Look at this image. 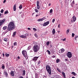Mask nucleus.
Returning <instances> with one entry per match:
<instances>
[{
    "instance_id": "f257e3e1",
    "label": "nucleus",
    "mask_w": 78,
    "mask_h": 78,
    "mask_svg": "<svg viewBox=\"0 0 78 78\" xmlns=\"http://www.w3.org/2000/svg\"><path fill=\"white\" fill-rule=\"evenodd\" d=\"M15 27L16 26L14 23V22H11L9 23L8 27L7 26H4L3 27V29L5 30L6 29H7L8 32V31H11L15 29Z\"/></svg>"
},
{
    "instance_id": "f03ea898",
    "label": "nucleus",
    "mask_w": 78,
    "mask_h": 78,
    "mask_svg": "<svg viewBox=\"0 0 78 78\" xmlns=\"http://www.w3.org/2000/svg\"><path fill=\"white\" fill-rule=\"evenodd\" d=\"M40 49V47L38 45H35L33 48V50L34 52H37Z\"/></svg>"
},
{
    "instance_id": "7ed1b4c3",
    "label": "nucleus",
    "mask_w": 78,
    "mask_h": 78,
    "mask_svg": "<svg viewBox=\"0 0 78 78\" xmlns=\"http://www.w3.org/2000/svg\"><path fill=\"white\" fill-rule=\"evenodd\" d=\"M46 69L49 74L51 75V67H50V65H47L46 66Z\"/></svg>"
},
{
    "instance_id": "20e7f679",
    "label": "nucleus",
    "mask_w": 78,
    "mask_h": 78,
    "mask_svg": "<svg viewBox=\"0 0 78 78\" xmlns=\"http://www.w3.org/2000/svg\"><path fill=\"white\" fill-rule=\"evenodd\" d=\"M67 55V57L69 58H71V57L72 56V53L70 52H68Z\"/></svg>"
},
{
    "instance_id": "39448f33",
    "label": "nucleus",
    "mask_w": 78,
    "mask_h": 78,
    "mask_svg": "<svg viewBox=\"0 0 78 78\" xmlns=\"http://www.w3.org/2000/svg\"><path fill=\"white\" fill-rule=\"evenodd\" d=\"M5 21H6V19H4L2 20H0V26H2Z\"/></svg>"
},
{
    "instance_id": "423d86ee",
    "label": "nucleus",
    "mask_w": 78,
    "mask_h": 78,
    "mask_svg": "<svg viewBox=\"0 0 78 78\" xmlns=\"http://www.w3.org/2000/svg\"><path fill=\"white\" fill-rule=\"evenodd\" d=\"M76 20V18L75 17V16H73L72 19L71 20V21L72 22H75Z\"/></svg>"
},
{
    "instance_id": "0eeeda50",
    "label": "nucleus",
    "mask_w": 78,
    "mask_h": 78,
    "mask_svg": "<svg viewBox=\"0 0 78 78\" xmlns=\"http://www.w3.org/2000/svg\"><path fill=\"white\" fill-rule=\"evenodd\" d=\"M22 53L23 55V56H25L27 55V51H25V50H23L22 51Z\"/></svg>"
},
{
    "instance_id": "6e6552de",
    "label": "nucleus",
    "mask_w": 78,
    "mask_h": 78,
    "mask_svg": "<svg viewBox=\"0 0 78 78\" xmlns=\"http://www.w3.org/2000/svg\"><path fill=\"white\" fill-rule=\"evenodd\" d=\"M49 23H50V22H49V21H47L46 23H44L43 24V27H45V26H47V25H48Z\"/></svg>"
},
{
    "instance_id": "1a4fd4ad",
    "label": "nucleus",
    "mask_w": 78,
    "mask_h": 78,
    "mask_svg": "<svg viewBox=\"0 0 78 78\" xmlns=\"http://www.w3.org/2000/svg\"><path fill=\"white\" fill-rule=\"evenodd\" d=\"M38 58H39V57H35L32 60L33 61H36L37 60V59H38Z\"/></svg>"
},
{
    "instance_id": "9d476101",
    "label": "nucleus",
    "mask_w": 78,
    "mask_h": 78,
    "mask_svg": "<svg viewBox=\"0 0 78 78\" xmlns=\"http://www.w3.org/2000/svg\"><path fill=\"white\" fill-rule=\"evenodd\" d=\"M64 51V49L63 48L61 49L58 51L59 53H62Z\"/></svg>"
},
{
    "instance_id": "9b49d317",
    "label": "nucleus",
    "mask_w": 78,
    "mask_h": 78,
    "mask_svg": "<svg viewBox=\"0 0 78 78\" xmlns=\"http://www.w3.org/2000/svg\"><path fill=\"white\" fill-rule=\"evenodd\" d=\"M39 76V74L37 73H35V78H39L38 76Z\"/></svg>"
},
{
    "instance_id": "f8f14e48",
    "label": "nucleus",
    "mask_w": 78,
    "mask_h": 78,
    "mask_svg": "<svg viewBox=\"0 0 78 78\" xmlns=\"http://www.w3.org/2000/svg\"><path fill=\"white\" fill-rule=\"evenodd\" d=\"M13 11H16V4H15L13 6Z\"/></svg>"
},
{
    "instance_id": "ddd939ff",
    "label": "nucleus",
    "mask_w": 78,
    "mask_h": 78,
    "mask_svg": "<svg viewBox=\"0 0 78 78\" xmlns=\"http://www.w3.org/2000/svg\"><path fill=\"white\" fill-rule=\"evenodd\" d=\"M10 74L12 76H14V71H11L10 72Z\"/></svg>"
},
{
    "instance_id": "4468645a",
    "label": "nucleus",
    "mask_w": 78,
    "mask_h": 78,
    "mask_svg": "<svg viewBox=\"0 0 78 78\" xmlns=\"http://www.w3.org/2000/svg\"><path fill=\"white\" fill-rule=\"evenodd\" d=\"M20 37L23 38V39H25V38H26V36L25 35L24 36L23 35L20 36Z\"/></svg>"
},
{
    "instance_id": "2eb2a0df",
    "label": "nucleus",
    "mask_w": 78,
    "mask_h": 78,
    "mask_svg": "<svg viewBox=\"0 0 78 78\" xmlns=\"http://www.w3.org/2000/svg\"><path fill=\"white\" fill-rule=\"evenodd\" d=\"M51 54H54L55 53V50L53 49H51Z\"/></svg>"
},
{
    "instance_id": "dca6fc26",
    "label": "nucleus",
    "mask_w": 78,
    "mask_h": 78,
    "mask_svg": "<svg viewBox=\"0 0 78 78\" xmlns=\"http://www.w3.org/2000/svg\"><path fill=\"white\" fill-rule=\"evenodd\" d=\"M52 33L53 34H55V33H56V31H55V29H54L52 31Z\"/></svg>"
},
{
    "instance_id": "f3484780",
    "label": "nucleus",
    "mask_w": 78,
    "mask_h": 78,
    "mask_svg": "<svg viewBox=\"0 0 78 78\" xmlns=\"http://www.w3.org/2000/svg\"><path fill=\"white\" fill-rule=\"evenodd\" d=\"M62 73L63 75V77L64 78H66V75L65 74V73H64V72H62Z\"/></svg>"
},
{
    "instance_id": "a211bd4d",
    "label": "nucleus",
    "mask_w": 78,
    "mask_h": 78,
    "mask_svg": "<svg viewBox=\"0 0 78 78\" xmlns=\"http://www.w3.org/2000/svg\"><path fill=\"white\" fill-rule=\"evenodd\" d=\"M43 20H44V18H43L41 19H39L38 20V22H42Z\"/></svg>"
},
{
    "instance_id": "6ab92c4d",
    "label": "nucleus",
    "mask_w": 78,
    "mask_h": 78,
    "mask_svg": "<svg viewBox=\"0 0 78 78\" xmlns=\"http://www.w3.org/2000/svg\"><path fill=\"white\" fill-rule=\"evenodd\" d=\"M4 73V75H5L6 77H7V76H8V73H7L5 71Z\"/></svg>"
},
{
    "instance_id": "aec40b11",
    "label": "nucleus",
    "mask_w": 78,
    "mask_h": 78,
    "mask_svg": "<svg viewBox=\"0 0 78 78\" xmlns=\"http://www.w3.org/2000/svg\"><path fill=\"white\" fill-rule=\"evenodd\" d=\"M16 32H13V35H12V37H14V36H16Z\"/></svg>"
},
{
    "instance_id": "412c9836",
    "label": "nucleus",
    "mask_w": 78,
    "mask_h": 78,
    "mask_svg": "<svg viewBox=\"0 0 78 78\" xmlns=\"http://www.w3.org/2000/svg\"><path fill=\"white\" fill-rule=\"evenodd\" d=\"M47 52H48V55H51V53L50 52V51L48 50H47Z\"/></svg>"
},
{
    "instance_id": "4be33fe9",
    "label": "nucleus",
    "mask_w": 78,
    "mask_h": 78,
    "mask_svg": "<svg viewBox=\"0 0 78 78\" xmlns=\"http://www.w3.org/2000/svg\"><path fill=\"white\" fill-rule=\"evenodd\" d=\"M25 70H23V75L24 76L25 75Z\"/></svg>"
},
{
    "instance_id": "5701e85b",
    "label": "nucleus",
    "mask_w": 78,
    "mask_h": 78,
    "mask_svg": "<svg viewBox=\"0 0 78 78\" xmlns=\"http://www.w3.org/2000/svg\"><path fill=\"white\" fill-rule=\"evenodd\" d=\"M19 8L20 9H22V4H21L19 7Z\"/></svg>"
},
{
    "instance_id": "b1692460",
    "label": "nucleus",
    "mask_w": 78,
    "mask_h": 78,
    "mask_svg": "<svg viewBox=\"0 0 78 78\" xmlns=\"http://www.w3.org/2000/svg\"><path fill=\"white\" fill-rule=\"evenodd\" d=\"M2 69H5V65H4L3 64H2Z\"/></svg>"
},
{
    "instance_id": "393cba45",
    "label": "nucleus",
    "mask_w": 78,
    "mask_h": 78,
    "mask_svg": "<svg viewBox=\"0 0 78 78\" xmlns=\"http://www.w3.org/2000/svg\"><path fill=\"white\" fill-rule=\"evenodd\" d=\"M49 44H50V42L49 41L47 42L46 43V45H47L48 46V45H49Z\"/></svg>"
},
{
    "instance_id": "a878e982",
    "label": "nucleus",
    "mask_w": 78,
    "mask_h": 78,
    "mask_svg": "<svg viewBox=\"0 0 78 78\" xmlns=\"http://www.w3.org/2000/svg\"><path fill=\"white\" fill-rule=\"evenodd\" d=\"M59 61H60V60L59 59H57L56 60V62L57 63H58V62H59Z\"/></svg>"
},
{
    "instance_id": "bb28decb",
    "label": "nucleus",
    "mask_w": 78,
    "mask_h": 78,
    "mask_svg": "<svg viewBox=\"0 0 78 78\" xmlns=\"http://www.w3.org/2000/svg\"><path fill=\"white\" fill-rule=\"evenodd\" d=\"M57 70L58 72H59L60 73H61V70L58 68H57Z\"/></svg>"
},
{
    "instance_id": "cd10ccee",
    "label": "nucleus",
    "mask_w": 78,
    "mask_h": 78,
    "mask_svg": "<svg viewBox=\"0 0 78 78\" xmlns=\"http://www.w3.org/2000/svg\"><path fill=\"white\" fill-rule=\"evenodd\" d=\"M8 13H9V12H8V10H7L5 12L4 14H8Z\"/></svg>"
},
{
    "instance_id": "c85d7f7f",
    "label": "nucleus",
    "mask_w": 78,
    "mask_h": 78,
    "mask_svg": "<svg viewBox=\"0 0 78 78\" xmlns=\"http://www.w3.org/2000/svg\"><path fill=\"white\" fill-rule=\"evenodd\" d=\"M5 55L7 57H8L9 56V54H5Z\"/></svg>"
},
{
    "instance_id": "c756f323",
    "label": "nucleus",
    "mask_w": 78,
    "mask_h": 78,
    "mask_svg": "<svg viewBox=\"0 0 78 78\" xmlns=\"http://www.w3.org/2000/svg\"><path fill=\"white\" fill-rule=\"evenodd\" d=\"M69 30H67L66 31V34H68L69 33Z\"/></svg>"
},
{
    "instance_id": "7c9ffc66",
    "label": "nucleus",
    "mask_w": 78,
    "mask_h": 78,
    "mask_svg": "<svg viewBox=\"0 0 78 78\" xmlns=\"http://www.w3.org/2000/svg\"><path fill=\"white\" fill-rule=\"evenodd\" d=\"M36 12H39V10H37V9H34Z\"/></svg>"
},
{
    "instance_id": "2f4dec72",
    "label": "nucleus",
    "mask_w": 78,
    "mask_h": 78,
    "mask_svg": "<svg viewBox=\"0 0 78 78\" xmlns=\"http://www.w3.org/2000/svg\"><path fill=\"white\" fill-rule=\"evenodd\" d=\"M72 74H73V75H74V76H75L76 74H75V73L74 72H72L71 73Z\"/></svg>"
},
{
    "instance_id": "473e14b6",
    "label": "nucleus",
    "mask_w": 78,
    "mask_h": 78,
    "mask_svg": "<svg viewBox=\"0 0 78 78\" xmlns=\"http://www.w3.org/2000/svg\"><path fill=\"white\" fill-rule=\"evenodd\" d=\"M13 45H14V46H15V45H17V42H15L14 43Z\"/></svg>"
},
{
    "instance_id": "72a5a7b5",
    "label": "nucleus",
    "mask_w": 78,
    "mask_h": 78,
    "mask_svg": "<svg viewBox=\"0 0 78 78\" xmlns=\"http://www.w3.org/2000/svg\"><path fill=\"white\" fill-rule=\"evenodd\" d=\"M3 40L4 41H5V42H7V41H8V40L6 38L4 39Z\"/></svg>"
},
{
    "instance_id": "f704fd0d",
    "label": "nucleus",
    "mask_w": 78,
    "mask_h": 78,
    "mask_svg": "<svg viewBox=\"0 0 78 78\" xmlns=\"http://www.w3.org/2000/svg\"><path fill=\"white\" fill-rule=\"evenodd\" d=\"M39 5H37V8L38 9H39Z\"/></svg>"
},
{
    "instance_id": "c9c22d12",
    "label": "nucleus",
    "mask_w": 78,
    "mask_h": 78,
    "mask_svg": "<svg viewBox=\"0 0 78 78\" xmlns=\"http://www.w3.org/2000/svg\"><path fill=\"white\" fill-rule=\"evenodd\" d=\"M25 36H26V37H27V36H29L28 34H25Z\"/></svg>"
},
{
    "instance_id": "e433bc0d",
    "label": "nucleus",
    "mask_w": 78,
    "mask_h": 78,
    "mask_svg": "<svg viewBox=\"0 0 78 78\" xmlns=\"http://www.w3.org/2000/svg\"><path fill=\"white\" fill-rule=\"evenodd\" d=\"M50 13H52V12H53V9H51L50 11Z\"/></svg>"
},
{
    "instance_id": "4c0bfd02",
    "label": "nucleus",
    "mask_w": 78,
    "mask_h": 78,
    "mask_svg": "<svg viewBox=\"0 0 78 78\" xmlns=\"http://www.w3.org/2000/svg\"><path fill=\"white\" fill-rule=\"evenodd\" d=\"M41 63V61H39L38 62L37 65H39V64H40V63Z\"/></svg>"
},
{
    "instance_id": "58836bf2",
    "label": "nucleus",
    "mask_w": 78,
    "mask_h": 78,
    "mask_svg": "<svg viewBox=\"0 0 78 78\" xmlns=\"http://www.w3.org/2000/svg\"><path fill=\"white\" fill-rule=\"evenodd\" d=\"M34 36H35L37 38L38 37V36H37V34H34Z\"/></svg>"
},
{
    "instance_id": "ea45409f",
    "label": "nucleus",
    "mask_w": 78,
    "mask_h": 78,
    "mask_svg": "<svg viewBox=\"0 0 78 78\" xmlns=\"http://www.w3.org/2000/svg\"><path fill=\"white\" fill-rule=\"evenodd\" d=\"M55 19H53L52 21V23H54V22H55Z\"/></svg>"
},
{
    "instance_id": "a19ab883",
    "label": "nucleus",
    "mask_w": 78,
    "mask_h": 78,
    "mask_svg": "<svg viewBox=\"0 0 78 78\" xmlns=\"http://www.w3.org/2000/svg\"><path fill=\"white\" fill-rule=\"evenodd\" d=\"M4 11V10L3 9H2L1 11V13H3Z\"/></svg>"
},
{
    "instance_id": "79ce46f5",
    "label": "nucleus",
    "mask_w": 78,
    "mask_h": 78,
    "mask_svg": "<svg viewBox=\"0 0 78 78\" xmlns=\"http://www.w3.org/2000/svg\"><path fill=\"white\" fill-rule=\"evenodd\" d=\"M39 1H37V5H39Z\"/></svg>"
},
{
    "instance_id": "37998d69",
    "label": "nucleus",
    "mask_w": 78,
    "mask_h": 78,
    "mask_svg": "<svg viewBox=\"0 0 78 78\" xmlns=\"http://www.w3.org/2000/svg\"><path fill=\"white\" fill-rule=\"evenodd\" d=\"M33 44H34V45H36V44H37V42H33Z\"/></svg>"
},
{
    "instance_id": "c03bdc74",
    "label": "nucleus",
    "mask_w": 78,
    "mask_h": 78,
    "mask_svg": "<svg viewBox=\"0 0 78 78\" xmlns=\"http://www.w3.org/2000/svg\"><path fill=\"white\" fill-rule=\"evenodd\" d=\"M33 30L35 31H37V30L36 29V28H33Z\"/></svg>"
},
{
    "instance_id": "a18cd8bd",
    "label": "nucleus",
    "mask_w": 78,
    "mask_h": 78,
    "mask_svg": "<svg viewBox=\"0 0 78 78\" xmlns=\"http://www.w3.org/2000/svg\"><path fill=\"white\" fill-rule=\"evenodd\" d=\"M31 46H29V47H28V50H30V49L31 48Z\"/></svg>"
},
{
    "instance_id": "49530a36",
    "label": "nucleus",
    "mask_w": 78,
    "mask_h": 78,
    "mask_svg": "<svg viewBox=\"0 0 78 78\" xmlns=\"http://www.w3.org/2000/svg\"><path fill=\"white\" fill-rule=\"evenodd\" d=\"M78 36H76L74 38L76 40V38H78Z\"/></svg>"
},
{
    "instance_id": "de8ad7c7",
    "label": "nucleus",
    "mask_w": 78,
    "mask_h": 78,
    "mask_svg": "<svg viewBox=\"0 0 78 78\" xmlns=\"http://www.w3.org/2000/svg\"><path fill=\"white\" fill-rule=\"evenodd\" d=\"M75 35V34H74V33H73L72 34V37H74V35Z\"/></svg>"
},
{
    "instance_id": "09e8293b",
    "label": "nucleus",
    "mask_w": 78,
    "mask_h": 78,
    "mask_svg": "<svg viewBox=\"0 0 78 78\" xmlns=\"http://www.w3.org/2000/svg\"><path fill=\"white\" fill-rule=\"evenodd\" d=\"M73 5H74V4H73L72 3H71V5L72 7H73Z\"/></svg>"
},
{
    "instance_id": "8fccbe9b",
    "label": "nucleus",
    "mask_w": 78,
    "mask_h": 78,
    "mask_svg": "<svg viewBox=\"0 0 78 78\" xmlns=\"http://www.w3.org/2000/svg\"><path fill=\"white\" fill-rule=\"evenodd\" d=\"M41 15V14H37L36 15V17H37L38 16H40Z\"/></svg>"
},
{
    "instance_id": "3c124183",
    "label": "nucleus",
    "mask_w": 78,
    "mask_h": 78,
    "mask_svg": "<svg viewBox=\"0 0 78 78\" xmlns=\"http://www.w3.org/2000/svg\"><path fill=\"white\" fill-rule=\"evenodd\" d=\"M52 58H55V55H53L52 56Z\"/></svg>"
},
{
    "instance_id": "603ef678",
    "label": "nucleus",
    "mask_w": 78,
    "mask_h": 78,
    "mask_svg": "<svg viewBox=\"0 0 78 78\" xmlns=\"http://www.w3.org/2000/svg\"><path fill=\"white\" fill-rule=\"evenodd\" d=\"M43 78H47V76H44Z\"/></svg>"
},
{
    "instance_id": "864d4df0",
    "label": "nucleus",
    "mask_w": 78,
    "mask_h": 78,
    "mask_svg": "<svg viewBox=\"0 0 78 78\" xmlns=\"http://www.w3.org/2000/svg\"><path fill=\"white\" fill-rule=\"evenodd\" d=\"M60 24H59L58 26V27L59 28H60Z\"/></svg>"
},
{
    "instance_id": "5fc2aeb1",
    "label": "nucleus",
    "mask_w": 78,
    "mask_h": 78,
    "mask_svg": "<svg viewBox=\"0 0 78 78\" xmlns=\"http://www.w3.org/2000/svg\"><path fill=\"white\" fill-rule=\"evenodd\" d=\"M2 56H3V57H5V54L3 53L2 54Z\"/></svg>"
},
{
    "instance_id": "6e6d98bb",
    "label": "nucleus",
    "mask_w": 78,
    "mask_h": 78,
    "mask_svg": "<svg viewBox=\"0 0 78 78\" xmlns=\"http://www.w3.org/2000/svg\"><path fill=\"white\" fill-rule=\"evenodd\" d=\"M19 78H23V77L22 76H20L19 77Z\"/></svg>"
},
{
    "instance_id": "4d7b16f0",
    "label": "nucleus",
    "mask_w": 78,
    "mask_h": 78,
    "mask_svg": "<svg viewBox=\"0 0 78 78\" xmlns=\"http://www.w3.org/2000/svg\"><path fill=\"white\" fill-rule=\"evenodd\" d=\"M6 0H4V1H3V3H5V2H6Z\"/></svg>"
},
{
    "instance_id": "13d9d810",
    "label": "nucleus",
    "mask_w": 78,
    "mask_h": 78,
    "mask_svg": "<svg viewBox=\"0 0 78 78\" xmlns=\"http://www.w3.org/2000/svg\"><path fill=\"white\" fill-rule=\"evenodd\" d=\"M27 29L28 30H31V28H28Z\"/></svg>"
},
{
    "instance_id": "bf43d9fd",
    "label": "nucleus",
    "mask_w": 78,
    "mask_h": 78,
    "mask_svg": "<svg viewBox=\"0 0 78 78\" xmlns=\"http://www.w3.org/2000/svg\"><path fill=\"white\" fill-rule=\"evenodd\" d=\"M63 41H66V38H65L64 39H63Z\"/></svg>"
},
{
    "instance_id": "052dcab7",
    "label": "nucleus",
    "mask_w": 78,
    "mask_h": 78,
    "mask_svg": "<svg viewBox=\"0 0 78 78\" xmlns=\"http://www.w3.org/2000/svg\"><path fill=\"white\" fill-rule=\"evenodd\" d=\"M51 47H52V45L51 44L50 45V48H51Z\"/></svg>"
},
{
    "instance_id": "680f3d73",
    "label": "nucleus",
    "mask_w": 78,
    "mask_h": 78,
    "mask_svg": "<svg viewBox=\"0 0 78 78\" xmlns=\"http://www.w3.org/2000/svg\"><path fill=\"white\" fill-rule=\"evenodd\" d=\"M65 61H67V59H65Z\"/></svg>"
},
{
    "instance_id": "e2e57ef3",
    "label": "nucleus",
    "mask_w": 78,
    "mask_h": 78,
    "mask_svg": "<svg viewBox=\"0 0 78 78\" xmlns=\"http://www.w3.org/2000/svg\"><path fill=\"white\" fill-rule=\"evenodd\" d=\"M17 58L18 59H20V57H19V56H18Z\"/></svg>"
},
{
    "instance_id": "0e129e2a",
    "label": "nucleus",
    "mask_w": 78,
    "mask_h": 78,
    "mask_svg": "<svg viewBox=\"0 0 78 78\" xmlns=\"http://www.w3.org/2000/svg\"><path fill=\"white\" fill-rule=\"evenodd\" d=\"M32 13V15H33V14H34V13Z\"/></svg>"
},
{
    "instance_id": "69168bd1",
    "label": "nucleus",
    "mask_w": 78,
    "mask_h": 78,
    "mask_svg": "<svg viewBox=\"0 0 78 78\" xmlns=\"http://www.w3.org/2000/svg\"><path fill=\"white\" fill-rule=\"evenodd\" d=\"M49 6H51V4L49 3Z\"/></svg>"
},
{
    "instance_id": "338daca9",
    "label": "nucleus",
    "mask_w": 78,
    "mask_h": 78,
    "mask_svg": "<svg viewBox=\"0 0 78 78\" xmlns=\"http://www.w3.org/2000/svg\"><path fill=\"white\" fill-rule=\"evenodd\" d=\"M74 3H75V2H74V1H73V4H74Z\"/></svg>"
},
{
    "instance_id": "774afa93",
    "label": "nucleus",
    "mask_w": 78,
    "mask_h": 78,
    "mask_svg": "<svg viewBox=\"0 0 78 78\" xmlns=\"http://www.w3.org/2000/svg\"><path fill=\"white\" fill-rule=\"evenodd\" d=\"M72 78H75L74 77H72Z\"/></svg>"
}]
</instances>
